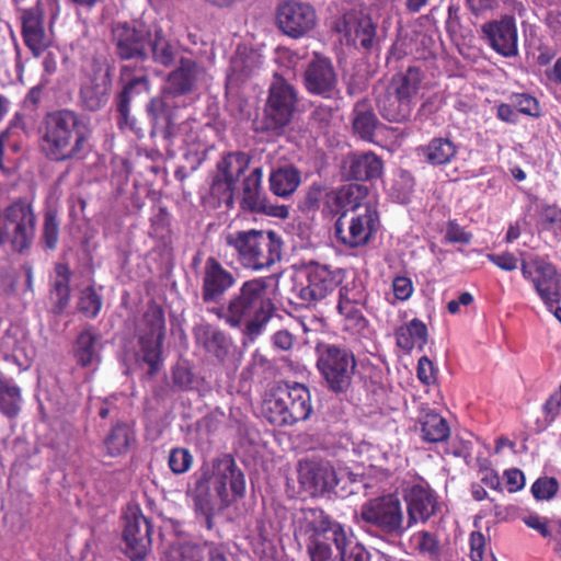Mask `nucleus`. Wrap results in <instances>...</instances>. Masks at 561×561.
I'll use <instances>...</instances> for the list:
<instances>
[{"mask_svg":"<svg viewBox=\"0 0 561 561\" xmlns=\"http://www.w3.org/2000/svg\"><path fill=\"white\" fill-rule=\"evenodd\" d=\"M21 408L20 389L9 381L0 380V410L9 417L18 415Z\"/></svg>","mask_w":561,"mask_h":561,"instance_id":"09e8293b","label":"nucleus"},{"mask_svg":"<svg viewBox=\"0 0 561 561\" xmlns=\"http://www.w3.org/2000/svg\"><path fill=\"white\" fill-rule=\"evenodd\" d=\"M365 102H357L354 108L353 129L363 140L373 141L379 119L371 108H364Z\"/></svg>","mask_w":561,"mask_h":561,"instance_id":"79ce46f5","label":"nucleus"},{"mask_svg":"<svg viewBox=\"0 0 561 561\" xmlns=\"http://www.w3.org/2000/svg\"><path fill=\"white\" fill-rule=\"evenodd\" d=\"M514 107L517 112L529 115L538 116L540 114L539 103L536 98L527 93L516 94L513 98Z\"/></svg>","mask_w":561,"mask_h":561,"instance_id":"052dcab7","label":"nucleus"},{"mask_svg":"<svg viewBox=\"0 0 561 561\" xmlns=\"http://www.w3.org/2000/svg\"><path fill=\"white\" fill-rule=\"evenodd\" d=\"M421 437L426 443L446 442L450 436V427L445 417L435 411H427L420 417Z\"/></svg>","mask_w":561,"mask_h":561,"instance_id":"e433bc0d","label":"nucleus"},{"mask_svg":"<svg viewBox=\"0 0 561 561\" xmlns=\"http://www.w3.org/2000/svg\"><path fill=\"white\" fill-rule=\"evenodd\" d=\"M251 158L242 151L228 152L217 162L218 174L228 180L229 183L237 184L240 176L250 165Z\"/></svg>","mask_w":561,"mask_h":561,"instance_id":"58836bf2","label":"nucleus"},{"mask_svg":"<svg viewBox=\"0 0 561 561\" xmlns=\"http://www.w3.org/2000/svg\"><path fill=\"white\" fill-rule=\"evenodd\" d=\"M42 149L50 160L62 161L70 157V111L47 114Z\"/></svg>","mask_w":561,"mask_h":561,"instance_id":"dca6fc26","label":"nucleus"},{"mask_svg":"<svg viewBox=\"0 0 561 561\" xmlns=\"http://www.w3.org/2000/svg\"><path fill=\"white\" fill-rule=\"evenodd\" d=\"M121 81L124 83V87L117 100L122 101V107L124 108L126 103H130L134 94H140L149 90V79L142 67L123 66L121 69Z\"/></svg>","mask_w":561,"mask_h":561,"instance_id":"72a5a7b5","label":"nucleus"},{"mask_svg":"<svg viewBox=\"0 0 561 561\" xmlns=\"http://www.w3.org/2000/svg\"><path fill=\"white\" fill-rule=\"evenodd\" d=\"M561 411V385L556 389L542 404V413L548 424L553 423Z\"/></svg>","mask_w":561,"mask_h":561,"instance_id":"bf43d9fd","label":"nucleus"},{"mask_svg":"<svg viewBox=\"0 0 561 561\" xmlns=\"http://www.w3.org/2000/svg\"><path fill=\"white\" fill-rule=\"evenodd\" d=\"M245 477L230 454L204 462L192 474L186 495L193 502L197 518L207 530L215 527V516L245 494Z\"/></svg>","mask_w":561,"mask_h":561,"instance_id":"f257e3e1","label":"nucleus"},{"mask_svg":"<svg viewBox=\"0 0 561 561\" xmlns=\"http://www.w3.org/2000/svg\"><path fill=\"white\" fill-rule=\"evenodd\" d=\"M72 133L76 135V142L72 147V158H84L91 150V129L85 119H78L72 116Z\"/></svg>","mask_w":561,"mask_h":561,"instance_id":"8fccbe9b","label":"nucleus"},{"mask_svg":"<svg viewBox=\"0 0 561 561\" xmlns=\"http://www.w3.org/2000/svg\"><path fill=\"white\" fill-rule=\"evenodd\" d=\"M333 561H370V553L355 537L340 554H335Z\"/></svg>","mask_w":561,"mask_h":561,"instance_id":"13d9d810","label":"nucleus"},{"mask_svg":"<svg viewBox=\"0 0 561 561\" xmlns=\"http://www.w3.org/2000/svg\"><path fill=\"white\" fill-rule=\"evenodd\" d=\"M416 375L419 380L424 385L430 386L436 381L434 364L427 356H422L419 359Z\"/></svg>","mask_w":561,"mask_h":561,"instance_id":"338daca9","label":"nucleus"},{"mask_svg":"<svg viewBox=\"0 0 561 561\" xmlns=\"http://www.w3.org/2000/svg\"><path fill=\"white\" fill-rule=\"evenodd\" d=\"M333 30L343 35L347 45L370 50L376 43L377 25L368 14L351 10L336 19Z\"/></svg>","mask_w":561,"mask_h":561,"instance_id":"f3484780","label":"nucleus"},{"mask_svg":"<svg viewBox=\"0 0 561 561\" xmlns=\"http://www.w3.org/2000/svg\"><path fill=\"white\" fill-rule=\"evenodd\" d=\"M471 561H483L486 540L481 531H472L469 538Z\"/></svg>","mask_w":561,"mask_h":561,"instance_id":"774afa93","label":"nucleus"},{"mask_svg":"<svg viewBox=\"0 0 561 561\" xmlns=\"http://www.w3.org/2000/svg\"><path fill=\"white\" fill-rule=\"evenodd\" d=\"M263 172L261 168H255L243 180L242 183V208L254 213H263L267 215H277L279 217H287L288 210L286 207H279V213L273 211V206L268 204L262 186Z\"/></svg>","mask_w":561,"mask_h":561,"instance_id":"a878e982","label":"nucleus"},{"mask_svg":"<svg viewBox=\"0 0 561 561\" xmlns=\"http://www.w3.org/2000/svg\"><path fill=\"white\" fill-rule=\"evenodd\" d=\"M540 221L547 230L557 229L561 231V208L557 205H542L540 210Z\"/></svg>","mask_w":561,"mask_h":561,"instance_id":"680f3d73","label":"nucleus"},{"mask_svg":"<svg viewBox=\"0 0 561 561\" xmlns=\"http://www.w3.org/2000/svg\"><path fill=\"white\" fill-rule=\"evenodd\" d=\"M295 537L305 541L310 561H333L355 538L353 530L334 519L320 507L300 511L296 519Z\"/></svg>","mask_w":561,"mask_h":561,"instance_id":"7ed1b4c3","label":"nucleus"},{"mask_svg":"<svg viewBox=\"0 0 561 561\" xmlns=\"http://www.w3.org/2000/svg\"><path fill=\"white\" fill-rule=\"evenodd\" d=\"M445 30L451 41H465L470 31L463 26L458 4H449L447 9V19L445 21Z\"/></svg>","mask_w":561,"mask_h":561,"instance_id":"864d4df0","label":"nucleus"},{"mask_svg":"<svg viewBox=\"0 0 561 561\" xmlns=\"http://www.w3.org/2000/svg\"><path fill=\"white\" fill-rule=\"evenodd\" d=\"M472 234L466 231L456 220H449L446 226L445 241L448 243L469 244Z\"/></svg>","mask_w":561,"mask_h":561,"instance_id":"e2e57ef3","label":"nucleus"},{"mask_svg":"<svg viewBox=\"0 0 561 561\" xmlns=\"http://www.w3.org/2000/svg\"><path fill=\"white\" fill-rule=\"evenodd\" d=\"M179 556L180 561H228L224 547L211 541L183 543Z\"/></svg>","mask_w":561,"mask_h":561,"instance_id":"f704fd0d","label":"nucleus"},{"mask_svg":"<svg viewBox=\"0 0 561 561\" xmlns=\"http://www.w3.org/2000/svg\"><path fill=\"white\" fill-rule=\"evenodd\" d=\"M402 499L405 504L409 529L417 524H426L440 510L436 491L422 477L403 483Z\"/></svg>","mask_w":561,"mask_h":561,"instance_id":"f8f14e48","label":"nucleus"},{"mask_svg":"<svg viewBox=\"0 0 561 561\" xmlns=\"http://www.w3.org/2000/svg\"><path fill=\"white\" fill-rule=\"evenodd\" d=\"M199 72L201 67L195 60L182 57L176 69L168 76L169 92L173 96H181L192 92Z\"/></svg>","mask_w":561,"mask_h":561,"instance_id":"c756f323","label":"nucleus"},{"mask_svg":"<svg viewBox=\"0 0 561 561\" xmlns=\"http://www.w3.org/2000/svg\"><path fill=\"white\" fill-rule=\"evenodd\" d=\"M115 53L122 60L148 59L147 48L151 42V31L146 25L134 26L118 23L113 28Z\"/></svg>","mask_w":561,"mask_h":561,"instance_id":"aec40b11","label":"nucleus"},{"mask_svg":"<svg viewBox=\"0 0 561 561\" xmlns=\"http://www.w3.org/2000/svg\"><path fill=\"white\" fill-rule=\"evenodd\" d=\"M357 363L354 353L341 345L327 344L320 350L317 367L328 389L344 393L352 385Z\"/></svg>","mask_w":561,"mask_h":561,"instance_id":"6e6552de","label":"nucleus"},{"mask_svg":"<svg viewBox=\"0 0 561 561\" xmlns=\"http://www.w3.org/2000/svg\"><path fill=\"white\" fill-rule=\"evenodd\" d=\"M486 259L489 262L505 272H512L518 267V259L514 253L508 251L502 253H488Z\"/></svg>","mask_w":561,"mask_h":561,"instance_id":"0e129e2a","label":"nucleus"},{"mask_svg":"<svg viewBox=\"0 0 561 561\" xmlns=\"http://www.w3.org/2000/svg\"><path fill=\"white\" fill-rule=\"evenodd\" d=\"M558 491L559 482L554 477L539 478L531 485L533 495L540 501L553 499Z\"/></svg>","mask_w":561,"mask_h":561,"instance_id":"6e6d98bb","label":"nucleus"},{"mask_svg":"<svg viewBox=\"0 0 561 561\" xmlns=\"http://www.w3.org/2000/svg\"><path fill=\"white\" fill-rule=\"evenodd\" d=\"M112 80L108 71H95L82 84L80 90V101L84 108L98 111L103 107L108 100V92Z\"/></svg>","mask_w":561,"mask_h":561,"instance_id":"cd10ccee","label":"nucleus"},{"mask_svg":"<svg viewBox=\"0 0 561 561\" xmlns=\"http://www.w3.org/2000/svg\"><path fill=\"white\" fill-rule=\"evenodd\" d=\"M304 84L312 95L332 98L337 88V75L332 61L316 54L305 70Z\"/></svg>","mask_w":561,"mask_h":561,"instance_id":"393cba45","label":"nucleus"},{"mask_svg":"<svg viewBox=\"0 0 561 561\" xmlns=\"http://www.w3.org/2000/svg\"><path fill=\"white\" fill-rule=\"evenodd\" d=\"M135 442L133 430L125 423L114 425L104 439L106 453L111 457H118L127 454Z\"/></svg>","mask_w":561,"mask_h":561,"instance_id":"4c0bfd02","label":"nucleus"},{"mask_svg":"<svg viewBox=\"0 0 561 561\" xmlns=\"http://www.w3.org/2000/svg\"><path fill=\"white\" fill-rule=\"evenodd\" d=\"M43 238L45 244L49 249H54L58 241V221L53 211H47L45 215Z\"/></svg>","mask_w":561,"mask_h":561,"instance_id":"69168bd1","label":"nucleus"},{"mask_svg":"<svg viewBox=\"0 0 561 561\" xmlns=\"http://www.w3.org/2000/svg\"><path fill=\"white\" fill-rule=\"evenodd\" d=\"M359 518L388 537L400 538L409 529L401 500L394 493L382 494L364 502Z\"/></svg>","mask_w":561,"mask_h":561,"instance_id":"0eeeda50","label":"nucleus"},{"mask_svg":"<svg viewBox=\"0 0 561 561\" xmlns=\"http://www.w3.org/2000/svg\"><path fill=\"white\" fill-rule=\"evenodd\" d=\"M419 154L432 167L450 163L458 153V147L448 137H434L426 145L417 147Z\"/></svg>","mask_w":561,"mask_h":561,"instance_id":"2f4dec72","label":"nucleus"},{"mask_svg":"<svg viewBox=\"0 0 561 561\" xmlns=\"http://www.w3.org/2000/svg\"><path fill=\"white\" fill-rule=\"evenodd\" d=\"M130 103H126L125 108L122 107V101L117 100V126L121 130H128L137 137L144 136V129L137 119L130 115Z\"/></svg>","mask_w":561,"mask_h":561,"instance_id":"4d7b16f0","label":"nucleus"},{"mask_svg":"<svg viewBox=\"0 0 561 561\" xmlns=\"http://www.w3.org/2000/svg\"><path fill=\"white\" fill-rule=\"evenodd\" d=\"M102 305L101 295L94 288L87 287L79 295L77 309L83 317L94 319L100 313Z\"/></svg>","mask_w":561,"mask_h":561,"instance_id":"603ef678","label":"nucleus"},{"mask_svg":"<svg viewBox=\"0 0 561 561\" xmlns=\"http://www.w3.org/2000/svg\"><path fill=\"white\" fill-rule=\"evenodd\" d=\"M379 227V213L375 205L367 204L363 211L347 216H340L334 224V236L347 249H357L367 245Z\"/></svg>","mask_w":561,"mask_h":561,"instance_id":"9b49d317","label":"nucleus"},{"mask_svg":"<svg viewBox=\"0 0 561 561\" xmlns=\"http://www.w3.org/2000/svg\"><path fill=\"white\" fill-rule=\"evenodd\" d=\"M147 113L152 123L151 135H161L173 144L176 137V125L173 123L172 108L160 98L152 99L147 105Z\"/></svg>","mask_w":561,"mask_h":561,"instance_id":"7c9ffc66","label":"nucleus"},{"mask_svg":"<svg viewBox=\"0 0 561 561\" xmlns=\"http://www.w3.org/2000/svg\"><path fill=\"white\" fill-rule=\"evenodd\" d=\"M276 24L285 35L300 38L316 27L317 13L308 3L286 1L277 7Z\"/></svg>","mask_w":561,"mask_h":561,"instance_id":"a211bd4d","label":"nucleus"},{"mask_svg":"<svg viewBox=\"0 0 561 561\" xmlns=\"http://www.w3.org/2000/svg\"><path fill=\"white\" fill-rule=\"evenodd\" d=\"M339 286V300L336 307L367 306L368 291L362 278L354 276L351 279H342V283Z\"/></svg>","mask_w":561,"mask_h":561,"instance_id":"ea45409f","label":"nucleus"},{"mask_svg":"<svg viewBox=\"0 0 561 561\" xmlns=\"http://www.w3.org/2000/svg\"><path fill=\"white\" fill-rule=\"evenodd\" d=\"M239 264L252 272L271 270L283 257L284 241L274 230H242L226 237Z\"/></svg>","mask_w":561,"mask_h":561,"instance_id":"39448f33","label":"nucleus"},{"mask_svg":"<svg viewBox=\"0 0 561 561\" xmlns=\"http://www.w3.org/2000/svg\"><path fill=\"white\" fill-rule=\"evenodd\" d=\"M165 337L163 308L150 301L141 319L138 345L141 359L149 366L148 374L154 376L162 365V346Z\"/></svg>","mask_w":561,"mask_h":561,"instance_id":"1a4fd4ad","label":"nucleus"},{"mask_svg":"<svg viewBox=\"0 0 561 561\" xmlns=\"http://www.w3.org/2000/svg\"><path fill=\"white\" fill-rule=\"evenodd\" d=\"M264 409L268 422L276 426H288L305 421L312 412L309 389L298 382L279 386L265 401Z\"/></svg>","mask_w":561,"mask_h":561,"instance_id":"423d86ee","label":"nucleus"},{"mask_svg":"<svg viewBox=\"0 0 561 561\" xmlns=\"http://www.w3.org/2000/svg\"><path fill=\"white\" fill-rule=\"evenodd\" d=\"M151 522L138 506L129 507L125 514L123 538L126 543V554L134 561L144 560L152 540Z\"/></svg>","mask_w":561,"mask_h":561,"instance_id":"6ab92c4d","label":"nucleus"},{"mask_svg":"<svg viewBox=\"0 0 561 561\" xmlns=\"http://www.w3.org/2000/svg\"><path fill=\"white\" fill-rule=\"evenodd\" d=\"M394 337L397 346L405 353H410L414 347L422 351L427 344V327L422 320L414 318L398 327L394 330Z\"/></svg>","mask_w":561,"mask_h":561,"instance_id":"473e14b6","label":"nucleus"},{"mask_svg":"<svg viewBox=\"0 0 561 561\" xmlns=\"http://www.w3.org/2000/svg\"><path fill=\"white\" fill-rule=\"evenodd\" d=\"M20 150V134L18 124L12 122L11 125L0 134V171L3 174L9 173L10 167L7 163L10 161L9 152H18Z\"/></svg>","mask_w":561,"mask_h":561,"instance_id":"49530a36","label":"nucleus"},{"mask_svg":"<svg viewBox=\"0 0 561 561\" xmlns=\"http://www.w3.org/2000/svg\"><path fill=\"white\" fill-rule=\"evenodd\" d=\"M297 102L295 88L276 75L270 87L264 108L265 129L278 130L288 125L296 111Z\"/></svg>","mask_w":561,"mask_h":561,"instance_id":"ddd939ff","label":"nucleus"},{"mask_svg":"<svg viewBox=\"0 0 561 561\" xmlns=\"http://www.w3.org/2000/svg\"><path fill=\"white\" fill-rule=\"evenodd\" d=\"M96 334L91 330H85L78 336L75 357L80 366H90L96 358Z\"/></svg>","mask_w":561,"mask_h":561,"instance_id":"de8ad7c7","label":"nucleus"},{"mask_svg":"<svg viewBox=\"0 0 561 561\" xmlns=\"http://www.w3.org/2000/svg\"><path fill=\"white\" fill-rule=\"evenodd\" d=\"M520 272L529 282L548 310L561 301V274L547 256L533 255L523 260Z\"/></svg>","mask_w":561,"mask_h":561,"instance_id":"9d476101","label":"nucleus"},{"mask_svg":"<svg viewBox=\"0 0 561 561\" xmlns=\"http://www.w3.org/2000/svg\"><path fill=\"white\" fill-rule=\"evenodd\" d=\"M298 481L313 496L331 492L337 485L335 469L327 460L299 461Z\"/></svg>","mask_w":561,"mask_h":561,"instance_id":"5701e85b","label":"nucleus"},{"mask_svg":"<svg viewBox=\"0 0 561 561\" xmlns=\"http://www.w3.org/2000/svg\"><path fill=\"white\" fill-rule=\"evenodd\" d=\"M69 270L66 264H57L53 283L51 297L57 301L59 309L67 307L69 301Z\"/></svg>","mask_w":561,"mask_h":561,"instance_id":"3c124183","label":"nucleus"},{"mask_svg":"<svg viewBox=\"0 0 561 561\" xmlns=\"http://www.w3.org/2000/svg\"><path fill=\"white\" fill-rule=\"evenodd\" d=\"M382 169V160L371 151L350 154L344 165L347 179L356 181L378 179Z\"/></svg>","mask_w":561,"mask_h":561,"instance_id":"c85d7f7f","label":"nucleus"},{"mask_svg":"<svg viewBox=\"0 0 561 561\" xmlns=\"http://www.w3.org/2000/svg\"><path fill=\"white\" fill-rule=\"evenodd\" d=\"M368 197V187L357 183H350L340 188L327 192L323 202V213L335 216H347L348 211L356 214L364 210Z\"/></svg>","mask_w":561,"mask_h":561,"instance_id":"b1692460","label":"nucleus"},{"mask_svg":"<svg viewBox=\"0 0 561 561\" xmlns=\"http://www.w3.org/2000/svg\"><path fill=\"white\" fill-rule=\"evenodd\" d=\"M267 277L245 280L226 304L208 311L230 328H243V333L255 340L266 329L276 311L274 302L267 297Z\"/></svg>","mask_w":561,"mask_h":561,"instance_id":"f03ea898","label":"nucleus"},{"mask_svg":"<svg viewBox=\"0 0 561 561\" xmlns=\"http://www.w3.org/2000/svg\"><path fill=\"white\" fill-rule=\"evenodd\" d=\"M411 543L420 556L430 561H439L440 543L434 533L420 530L411 537Z\"/></svg>","mask_w":561,"mask_h":561,"instance_id":"a18cd8bd","label":"nucleus"},{"mask_svg":"<svg viewBox=\"0 0 561 561\" xmlns=\"http://www.w3.org/2000/svg\"><path fill=\"white\" fill-rule=\"evenodd\" d=\"M366 306H341L336 307L337 313L342 317V324L344 331L363 335L369 328V321L364 316L363 310Z\"/></svg>","mask_w":561,"mask_h":561,"instance_id":"37998d69","label":"nucleus"},{"mask_svg":"<svg viewBox=\"0 0 561 561\" xmlns=\"http://www.w3.org/2000/svg\"><path fill=\"white\" fill-rule=\"evenodd\" d=\"M196 340L203 347L219 359H224L229 352V342L226 334L209 325L202 327L196 335Z\"/></svg>","mask_w":561,"mask_h":561,"instance_id":"a19ab883","label":"nucleus"},{"mask_svg":"<svg viewBox=\"0 0 561 561\" xmlns=\"http://www.w3.org/2000/svg\"><path fill=\"white\" fill-rule=\"evenodd\" d=\"M194 457L186 448H172L168 458L169 469L174 474L186 473L193 466Z\"/></svg>","mask_w":561,"mask_h":561,"instance_id":"5fc2aeb1","label":"nucleus"},{"mask_svg":"<svg viewBox=\"0 0 561 561\" xmlns=\"http://www.w3.org/2000/svg\"><path fill=\"white\" fill-rule=\"evenodd\" d=\"M201 280V297L205 305L219 304L237 282L233 273L224 267L215 256L206 259Z\"/></svg>","mask_w":561,"mask_h":561,"instance_id":"412c9836","label":"nucleus"},{"mask_svg":"<svg viewBox=\"0 0 561 561\" xmlns=\"http://www.w3.org/2000/svg\"><path fill=\"white\" fill-rule=\"evenodd\" d=\"M423 79L422 70L414 66L394 73L385 90L375 96L380 116L389 123L404 124L409 122L416 106Z\"/></svg>","mask_w":561,"mask_h":561,"instance_id":"20e7f679","label":"nucleus"},{"mask_svg":"<svg viewBox=\"0 0 561 561\" xmlns=\"http://www.w3.org/2000/svg\"><path fill=\"white\" fill-rule=\"evenodd\" d=\"M4 219L10 232L11 243L16 251H23L32 243L35 234V215L26 199H16L4 209Z\"/></svg>","mask_w":561,"mask_h":561,"instance_id":"4be33fe9","label":"nucleus"},{"mask_svg":"<svg viewBox=\"0 0 561 561\" xmlns=\"http://www.w3.org/2000/svg\"><path fill=\"white\" fill-rule=\"evenodd\" d=\"M301 273L306 284L298 289V298L306 306L316 305L327 298L342 283L341 270H332L327 264L310 261L304 265Z\"/></svg>","mask_w":561,"mask_h":561,"instance_id":"4468645a","label":"nucleus"},{"mask_svg":"<svg viewBox=\"0 0 561 561\" xmlns=\"http://www.w3.org/2000/svg\"><path fill=\"white\" fill-rule=\"evenodd\" d=\"M268 182L274 195L287 197L300 185L301 173L294 165L279 167L271 172Z\"/></svg>","mask_w":561,"mask_h":561,"instance_id":"c9c22d12","label":"nucleus"},{"mask_svg":"<svg viewBox=\"0 0 561 561\" xmlns=\"http://www.w3.org/2000/svg\"><path fill=\"white\" fill-rule=\"evenodd\" d=\"M482 41L499 56L512 59L519 56L517 22L512 14H502L481 25Z\"/></svg>","mask_w":561,"mask_h":561,"instance_id":"2eb2a0df","label":"nucleus"},{"mask_svg":"<svg viewBox=\"0 0 561 561\" xmlns=\"http://www.w3.org/2000/svg\"><path fill=\"white\" fill-rule=\"evenodd\" d=\"M21 19L24 43L38 57L50 44V37L43 25L42 12L34 7L24 10Z\"/></svg>","mask_w":561,"mask_h":561,"instance_id":"bb28decb","label":"nucleus"},{"mask_svg":"<svg viewBox=\"0 0 561 561\" xmlns=\"http://www.w3.org/2000/svg\"><path fill=\"white\" fill-rule=\"evenodd\" d=\"M151 49L152 60L163 67H171L176 57V50L171 42L164 36L161 27L154 31L153 37L149 46Z\"/></svg>","mask_w":561,"mask_h":561,"instance_id":"c03bdc74","label":"nucleus"}]
</instances>
